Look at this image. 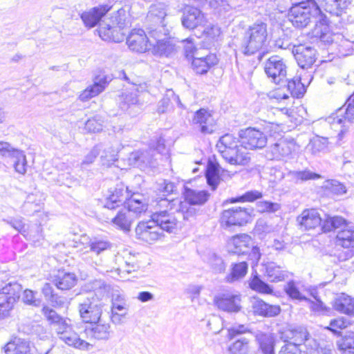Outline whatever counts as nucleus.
Wrapping results in <instances>:
<instances>
[{
  "label": "nucleus",
  "mask_w": 354,
  "mask_h": 354,
  "mask_svg": "<svg viewBox=\"0 0 354 354\" xmlns=\"http://www.w3.org/2000/svg\"><path fill=\"white\" fill-rule=\"evenodd\" d=\"M238 140L233 135L226 133L221 136L216 144V148L222 157L231 165H246L250 156L242 145H238Z\"/></svg>",
  "instance_id": "f257e3e1"
},
{
  "label": "nucleus",
  "mask_w": 354,
  "mask_h": 354,
  "mask_svg": "<svg viewBox=\"0 0 354 354\" xmlns=\"http://www.w3.org/2000/svg\"><path fill=\"white\" fill-rule=\"evenodd\" d=\"M268 39L267 24L263 22L254 23L244 32L241 41L243 54L253 55L266 46Z\"/></svg>",
  "instance_id": "f03ea898"
},
{
  "label": "nucleus",
  "mask_w": 354,
  "mask_h": 354,
  "mask_svg": "<svg viewBox=\"0 0 354 354\" xmlns=\"http://www.w3.org/2000/svg\"><path fill=\"white\" fill-rule=\"evenodd\" d=\"M289 20L297 28L306 27L315 19L319 21V15H315L310 0L302 1L294 4L288 13Z\"/></svg>",
  "instance_id": "7ed1b4c3"
},
{
  "label": "nucleus",
  "mask_w": 354,
  "mask_h": 354,
  "mask_svg": "<svg viewBox=\"0 0 354 354\" xmlns=\"http://www.w3.org/2000/svg\"><path fill=\"white\" fill-rule=\"evenodd\" d=\"M150 37V50L153 55L168 57L175 51V45L167 37L162 26L151 30Z\"/></svg>",
  "instance_id": "20e7f679"
},
{
  "label": "nucleus",
  "mask_w": 354,
  "mask_h": 354,
  "mask_svg": "<svg viewBox=\"0 0 354 354\" xmlns=\"http://www.w3.org/2000/svg\"><path fill=\"white\" fill-rule=\"evenodd\" d=\"M21 286L9 282L0 289V319L7 317L20 297Z\"/></svg>",
  "instance_id": "39448f33"
},
{
  "label": "nucleus",
  "mask_w": 354,
  "mask_h": 354,
  "mask_svg": "<svg viewBox=\"0 0 354 354\" xmlns=\"http://www.w3.org/2000/svg\"><path fill=\"white\" fill-rule=\"evenodd\" d=\"M78 300V311L82 321L91 324L99 321L102 314V303L93 297H81Z\"/></svg>",
  "instance_id": "423d86ee"
},
{
  "label": "nucleus",
  "mask_w": 354,
  "mask_h": 354,
  "mask_svg": "<svg viewBox=\"0 0 354 354\" xmlns=\"http://www.w3.org/2000/svg\"><path fill=\"white\" fill-rule=\"evenodd\" d=\"M252 212V208L245 207H233L225 209L221 215V225L225 228L243 226L250 221Z\"/></svg>",
  "instance_id": "0eeeda50"
},
{
  "label": "nucleus",
  "mask_w": 354,
  "mask_h": 354,
  "mask_svg": "<svg viewBox=\"0 0 354 354\" xmlns=\"http://www.w3.org/2000/svg\"><path fill=\"white\" fill-rule=\"evenodd\" d=\"M240 142L243 149H257L263 148L267 143L266 136L260 130L248 127L239 132Z\"/></svg>",
  "instance_id": "6e6552de"
},
{
  "label": "nucleus",
  "mask_w": 354,
  "mask_h": 354,
  "mask_svg": "<svg viewBox=\"0 0 354 354\" xmlns=\"http://www.w3.org/2000/svg\"><path fill=\"white\" fill-rule=\"evenodd\" d=\"M352 0H310L314 8L315 15H324L321 10L322 8L330 15L339 16L351 4Z\"/></svg>",
  "instance_id": "1a4fd4ad"
},
{
  "label": "nucleus",
  "mask_w": 354,
  "mask_h": 354,
  "mask_svg": "<svg viewBox=\"0 0 354 354\" xmlns=\"http://www.w3.org/2000/svg\"><path fill=\"white\" fill-rule=\"evenodd\" d=\"M264 70L267 76L275 84H280L286 79L287 66L283 59L277 55L272 56L266 61Z\"/></svg>",
  "instance_id": "9d476101"
},
{
  "label": "nucleus",
  "mask_w": 354,
  "mask_h": 354,
  "mask_svg": "<svg viewBox=\"0 0 354 354\" xmlns=\"http://www.w3.org/2000/svg\"><path fill=\"white\" fill-rule=\"evenodd\" d=\"M206 22V17L199 8L188 5L183 8L181 23L184 28L194 30L199 26H204Z\"/></svg>",
  "instance_id": "9b49d317"
},
{
  "label": "nucleus",
  "mask_w": 354,
  "mask_h": 354,
  "mask_svg": "<svg viewBox=\"0 0 354 354\" xmlns=\"http://www.w3.org/2000/svg\"><path fill=\"white\" fill-rule=\"evenodd\" d=\"M281 339L285 342L293 344L297 347L301 344H304L306 347H313L317 346V343L314 339L311 338L306 328L299 327L298 328L288 330L281 334Z\"/></svg>",
  "instance_id": "f8f14e48"
},
{
  "label": "nucleus",
  "mask_w": 354,
  "mask_h": 354,
  "mask_svg": "<svg viewBox=\"0 0 354 354\" xmlns=\"http://www.w3.org/2000/svg\"><path fill=\"white\" fill-rule=\"evenodd\" d=\"M295 147L293 141L279 139L274 144L268 147L266 151V156L270 160L289 158L295 150Z\"/></svg>",
  "instance_id": "ddd939ff"
},
{
  "label": "nucleus",
  "mask_w": 354,
  "mask_h": 354,
  "mask_svg": "<svg viewBox=\"0 0 354 354\" xmlns=\"http://www.w3.org/2000/svg\"><path fill=\"white\" fill-rule=\"evenodd\" d=\"M150 31L147 36L142 29H133L127 37V44L132 51L142 53L150 50Z\"/></svg>",
  "instance_id": "4468645a"
},
{
  "label": "nucleus",
  "mask_w": 354,
  "mask_h": 354,
  "mask_svg": "<svg viewBox=\"0 0 354 354\" xmlns=\"http://www.w3.org/2000/svg\"><path fill=\"white\" fill-rule=\"evenodd\" d=\"M136 238L151 243L162 236V232L151 218L147 221H140L136 227Z\"/></svg>",
  "instance_id": "2eb2a0df"
},
{
  "label": "nucleus",
  "mask_w": 354,
  "mask_h": 354,
  "mask_svg": "<svg viewBox=\"0 0 354 354\" xmlns=\"http://www.w3.org/2000/svg\"><path fill=\"white\" fill-rule=\"evenodd\" d=\"M292 54L298 64L303 69L311 68L316 60V50L303 44L293 46Z\"/></svg>",
  "instance_id": "dca6fc26"
},
{
  "label": "nucleus",
  "mask_w": 354,
  "mask_h": 354,
  "mask_svg": "<svg viewBox=\"0 0 354 354\" xmlns=\"http://www.w3.org/2000/svg\"><path fill=\"white\" fill-rule=\"evenodd\" d=\"M297 221L301 230L312 231L320 228L322 218L317 209H306L297 217Z\"/></svg>",
  "instance_id": "f3484780"
},
{
  "label": "nucleus",
  "mask_w": 354,
  "mask_h": 354,
  "mask_svg": "<svg viewBox=\"0 0 354 354\" xmlns=\"http://www.w3.org/2000/svg\"><path fill=\"white\" fill-rule=\"evenodd\" d=\"M56 336L59 340L69 346L83 350H88L89 348L90 344L80 337L79 335L73 330L71 322L57 333Z\"/></svg>",
  "instance_id": "a211bd4d"
},
{
  "label": "nucleus",
  "mask_w": 354,
  "mask_h": 354,
  "mask_svg": "<svg viewBox=\"0 0 354 354\" xmlns=\"http://www.w3.org/2000/svg\"><path fill=\"white\" fill-rule=\"evenodd\" d=\"M214 301L220 310L227 313H238L241 309V299L239 294L225 292L217 296Z\"/></svg>",
  "instance_id": "6ab92c4d"
},
{
  "label": "nucleus",
  "mask_w": 354,
  "mask_h": 354,
  "mask_svg": "<svg viewBox=\"0 0 354 354\" xmlns=\"http://www.w3.org/2000/svg\"><path fill=\"white\" fill-rule=\"evenodd\" d=\"M181 216L177 214L176 212H171L167 214H151V217L160 232L165 231L169 233L175 232L178 225V219Z\"/></svg>",
  "instance_id": "aec40b11"
},
{
  "label": "nucleus",
  "mask_w": 354,
  "mask_h": 354,
  "mask_svg": "<svg viewBox=\"0 0 354 354\" xmlns=\"http://www.w3.org/2000/svg\"><path fill=\"white\" fill-rule=\"evenodd\" d=\"M135 219L136 215L130 212L126 206H124L117 212L115 216L107 218L106 222H110L117 229L127 232L131 230V225Z\"/></svg>",
  "instance_id": "412c9836"
},
{
  "label": "nucleus",
  "mask_w": 354,
  "mask_h": 354,
  "mask_svg": "<svg viewBox=\"0 0 354 354\" xmlns=\"http://www.w3.org/2000/svg\"><path fill=\"white\" fill-rule=\"evenodd\" d=\"M107 197L104 207L113 210L127 203L129 198L128 188L122 183L118 184Z\"/></svg>",
  "instance_id": "4be33fe9"
},
{
  "label": "nucleus",
  "mask_w": 354,
  "mask_h": 354,
  "mask_svg": "<svg viewBox=\"0 0 354 354\" xmlns=\"http://www.w3.org/2000/svg\"><path fill=\"white\" fill-rule=\"evenodd\" d=\"M252 240L245 234H238L232 236L227 243L228 251L238 255H245L248 253Z\"/></svg>",
  "instance_id": "5701e85b"
},
{
  "label": "nucleus",
  "mask_w": 354,
  "mask_h": 354,
  "mask_svg": "<svg viewBox=\"0 0 354 354\" xmlns=\"http://www.w3.org/2000/svg\"><path fill=\"white\" fill-rule=\"evenodd\" d=\"M86 335L96 340L106 341L111 338L113 330L109 323H105L101 318L85 329Z\"/></svg>",
  "instance_id": "b1692460"
},
{
  "label": "nucleus",
  "mask_w": 354,
  "mask_h": 354,
  "mask_svg": "<svg viewBox=\"0 0 354 354\" xmlns=\"http://www.w3.org/2000/svg\"><path fill=\"white\" fill-rule=\"evenodd\" d=\"M192 124L203 133H212L213 129V118L210 112L205 109H200L196 111L192 119Z\"/></svg>",
  "instance_id": "393cba45"
},
{
  "label": "nucleus",
  "mask_w": 354,
  "mask_h": 354,
  "mask_svg": "<svg viewBox=\"0 0 354 354\" xmlns=\"http://www.w3.org/2000/svg\"><path fill=\"white\" fill-rule=\"evenodd\" d=\"M41 312L55 335L71 322L70 319L61 316L49 306H44Z\"/></svg>",
  "instance_id": "a878e982"
},
{
  "label": "nucleus",
  "mask_w": 354,
  "mask_h": 354,
  "mask_svg": "<svg viewBox=\"0 0 354 354\" xmlns=\"http://www.w3.org/2000/svg\"><path fill=\"white\" fill-rule=\"evenodd\" d=\"M180 205V203L178 200H169L166 198H160L159 201H156L153 206L152 214H156V213L167 214L171 212H176L177 214L183 216L185 219H187L189 214L192 212L193 209H188L186 214H184L179 211L178 207Z\"/></svg>",
  "instance_id": "bb28decb"
},
{
  "label": "nucleus",
  "mask_w": 354,
  "mask_h": 354,
  "mask_svg": "<svg viewBox=\"0 0 354 354\" xmlns=\"http://www.w3.org/2000/svg\"><path fill=\"white\" fill-rule=\"evenodd\" d=\"M110 81L111 78L105 75H100L95 77L93 80V84L87 87L80 94V100L87 101L89 99L99 95L104 90Z\"/></svg>",
  "instance_id": "cd10ccee"
},
{
  "label": "nucleus",
  "mask_w": 354,
  "mask_h": 354,
  "mask_svg": "<svg viewBox=\"0 0 354 354\" xmlns=\"http://www.w3.org/2000/svg\"><path fill=\"white\" fill-rule=\"evenodd\" d=\"M110 9L111 6L108 5H101L82 12L80 17L86 27L89 28H93Z\"/></svg>",
  "instance_id": "c85d7f7f"
},
{
  "label": "nucleus",
  "mask_w": 354,
  "mask_h": 354,
  "mask_svg": "<svg viewBox=\"0 0 354 354\" xmlns=\"http://www.w3.org/2000/svg\"><path fill=\"white\" fill-rule=\"evenodd\" d=\"M315 23V28L313 32V35L324 44L333 42L334 37L328 26L327 17L324 15H320L319 21H316Z\"/></svg>",
  "instance_id": "c756f323"
},
{
  "label": "nucleus",
  "mask_w": 354,
  "mask_h": 354,
  "mask_svg": "<svg viewBox=\"0 0 354 354\" xmlns=\"http://www.w3.org/2000/svg\"><path fill=\"white\" fill-rule=\"evenodd\" d=\"M218 62L216 55L209 53L204 57H194L192 66L196 73L203 75L207 73Z\"/></svg>",
  "instance_id": "7c9ffc66"
},
{
  "label": "nucleus",
  "mask_w": 354,
  "mask_h": 354,
  "mask_svg": "<svg viewBox=\"0 0 354 354\" xmlns=\"http://www.w3.org/2000/svg\"><path fill=\"white\" fill-rule=\"evenodd\" d=\"M115 23L114 29L112 30V35H108L104 33V30L100 32V37L104 41L120 42L124 40L125 34L123 32L124 27V19H122L119 15L114 16Z\"/></svg>",
  "instance_id": "2f4dec72"
},
{
  "label": "nucleus",
  "mask_w": 354,
  "mask_h": 354,
  "mask_svg": "<svg viewBox=\"0 0 354 354\" xmlns=\"http://www.w3.org/2000/svg\"><path fill=\"white\" fill-rule=\"evenodd\" d=\"M6 354H30L31 347L28 341L15 337L4 347Z\"/></svg>",
  "instance_id": "473e14b6"
},
{
  "label": "nucleus",
  "mask_w": 354,
  "mask_h": 354,
  "mask_svg": "<svg viewBox=\"0 0 354 354\" xmlns=\"http://www.w3.org/2000/svg\"><path fill=\"white\" fill-rule=\"evenodd\" d=\"M333 308L343 314L354 315V298L342 293L337 296L333 303Z\"/></svg>",
  "instance_id": "72a5a7b5"
},
{
  "label": "nucleus",
  "mask_w": 354,
  "mask_h": 354,
  "mask_svg": "<svg viewBox=\"0 0 354 354\" xmlns=\"http://www.w3.org/2000/svg\"><path fill=\"white\" fill-rule=\"evenodd\" d=\"M252 307L254 314L264 317H274L281 311L279 306L270 305L259 299H254Z\"/></svg>",
  "instance_id": "f704fd0d"
},
{
  "label": "nucleus",
  "mask_w": 354,
  "mask_h": 354,
  "mask_svg": "<svg viewBox=\"0 0 354 354\" xmlns=\"http://www.w3.org/2000/svg\"><path fill=\"white\" fill-rule=\"evenodd\" d=\"M77 280L74 273L58 271L53 278V283L59 290H68L75 285Z\"/></svg>",
  "instance_id": "c9c22d12"
},
{
  "label": "nucleus",
  "mask_w": 354,
  "mask_h": 354,
  "mask_svg": "<svg viewBox=\"0 0 354 354\" xmlns=\"http://www.w3.org/2000/svg\"><path fill=\"white\" fill-rule=\"evenodd\" d=\"M183 195L185 201L189 204L196 205H201L205 203L209 196L207 191L193 189L187 187H184Z\"/></svg>",
  "instance_id": "e433bc0d"
},
{
  "label": "nucleus",
  "mask_w": 354,
  "mask_h": 354,
  "mask_svg": "<svg viewBox=\"0 0 354 354\" xmlns=\"http://www.w3.org/2000/svg\"><path fill=\"white\" fill-rule=\"evenodd\" d=\"M154 155L155 149L139 150L130 154L129 161L138 167H141L142 165H151L153 163Z\"/></svg>",
  "instance_id": "4c0bfd02"
},
{
  "label": "nucleus",
  "mask_w": 354,
  "mask_h": 354,
  "mask_svg": "<svg viewBox=\"0 0 354 354\" xmlns=\"http://www.w3.org/2000/svg\"><path fill=\"white\" fill-rule=\"evenodd\" d=\"M124 206H126L127 209H129L130 212L136 215V218L138 214L145 212L147 209V204L145 197L139 194H132L128 198Z\"/></svg>",
  "instance_id": "58836bf2"
},
{
  "label": "nucleus",
  "mask_w": 354,
  "mask_h": 354,
  "mask_svg": "<svg viewBox=\"0 0 354 354\" xmlns=\"http://www.w3.org/2000/svg\"><path fill=\"white\" fill-rule=\"evenodd\" d=\"M266 274L270 282H279L288 277L287 272L274 262H268L265 264Z\"/></svg>",
  "instance_id": "ea45409f"
},
{
  "label": "nucleus",
  "mask_w": 354,
  "mask_h": 354,
  "mask_svg": "<svg viewBox=\"0 0 354 354\" xmlns=\"http://www.w3.org/2000/svg\"><path fill=\"white\" fill-rule=\"evenodd\" d=\"M248 264L245 261L232 264L231 272L226 277L227 281L232 283L244 277L248 272Z\"/></svg>",
  "instance_id": "a19ab883"
},
{
  "label": "nucleus",
  "mask_w": 354,
  "mask_h": 354,
  "mask_svg": "<svg viewBox=\"0 0 354 354\" xmlns=\"http://www.w3.org/2000/svg\"><path fill=\"white\" fill-rule=\"evenodd\" d=\"M166 16V12L162 4H154L150 6L148 12L147 19V20L154 23L155 24H160L162 22L165 17Z\"/></svg>",
  "instance_id": "79ce46f5"
},
{
  "label": "nucleus",
  "mask_w": 354,
  "mask_h": 354,
  "mask_svg": "<svg viewBox=\"0 0 354 354\" xmlns=\"http://www.w3.org/2000/svg\"><path fill=\"white\" fill-rule=\"evenodd\" d=\"M336 244L344 248H354V230L344 229L336 236Z\"/></svg>",
  "instance_id": "37998d69"
},
{
  "label": "nucleus",
  "mask_w": 354,
  "mask_h": 354,
  "mask_svg": "<svg viewBox=\"0 0 354 354\" xmlns=\"http://www.w3.org/2000/svg\"><path fill=\"white\" fill-rule=\"evenodd\" d=\"M322 187L326 192L334 196H342L347 192L346 187L343 183L335 179L326 180Z\"/></svg>",
  "instance_id": "c03bdc74"
},
{
  "label": "nucleus",
  "mask_w": 354,
  "mask_h": 354,
  "mask_svg": "<svg viewBox=\"0 0 354 354\" xmlns=\"http://www.w3.org/2000/svg\"><path fill=\"white\" fill-rule=\"evenodd\" d=\"M344 222L345 220L341 216H326L325 218H322V223L319 230L324 232H328L341 227Z\"/></svg>",
  "instance_id": "a18cd8bd"
},
{
  "label": "nucleus",
  "mask_w": 354,
  "mask_h": 354,
  "mask_svg": "<svg viewBox=\"0 0 354 354\" xmlns=\"http://www.w3.org/2000/svg\"><path fill=\"white\" fill-rule=\"evenodd\" d=\"M259 348L263 354H272L274 352V339L271 334H260L257 337Z\"/></svg>",
  "instance_id": "49530a36"
},
{
  "label": "nucleus",
  "mask_w": 354,
  "mask_h": 354,
  "mask_svg": "<svg viewBox=\"0 0 354 354\" xmlns=\"http://www.w3.org/2000/svg\"><path fill=\"white\" fill-rule=\"evenodd\" d=\"M250 288L260 293L271 294L273 292L272 288L262 281L257 273L248 281Z\"/></svg>",
  "instance_id": "de8ad7c7"
},
{
  "label": "nucleus",
  "mask_w": 354,
  "mask_h": 354,
  "mask_svg": "<svg viewBox=\"0 0 354 354\" xmlns=\"http://www.w3.org/2000/svg\"><path fill=\"white\" fill-rule=\"evenodd\" d=\"M337 346L343 353H354V333H351L345 335L337 341Z\"/></svg>",
  "instance_id": "09e8293b"
},
{
  "label": "nucleus",
  "mask_w": 354,
  "mask_h": 354,
  "mask_svg": "<svg viewBox=\"0 0 354 354\" xmlns=\"http://www.w3.org/2000/svg\"><path fill=\"white\" fill-rule=\"evenodd\" d=\"M138 102V89L135 86L131 91H126L120 97L121 108L124 110L131 105L136 104Z\"/></svg>",
  "instance_id": "8fccbe9b"
},
{
  "label": "nucleus",
  "mask_w": 354,
  "mask_h": 354,
  "mask_svg": "<svg viewBox=\"0 0 354 354\" xmlns=\"http://www.w3.org/2000/svg\"><path fill=\"white\" fill-rule=\"evenodd\" d=\"M205 176L207 184L214 190L219 183V170L218 167L214 164L208 165Z\"/></svg>",
  "instance_id": "3c124183"
},
{
  "label": "nucleus",
  "mask_w": 354,
  "mask_h": 354,
  "mask_svg": "<svg viewBox=\"0 0 354 354\" xmlns=\"http://www.w3.org/2000/svg\"><path fill=\"white\" fill-rule=\"evenodd\" d=\"M289 176L296 182H304L311 179H318L321 176L310 170L290 171Z\"/></svg>",
  "instance_id": "603ef678"
},
{
  "label": "nucleus",
  "mask_w": 354,
  "mask_h": 354,
  "mask_svg": "<svg viewBox=\"0 0 354 354\" xmlns=\"http://www.w3.org/2000/svg\"><path fill=\"white\" fill-rule=\"evenodd\" d=\"M284 290L290 298L297 301H308V299L303 295L299 291L296 283L294 281H288L284 286Z\"/></svg>",
  "instance_id": "864d4df0"
},
{
  "label": "nucleus",
  "mask_w": 354,
  "mask_h": 354,
  "mask_svg": "<svg viewBox=\"0 0 354 354\" xmlns=\"http://www.w3.org/2000/svg\"><path fill=\"white\" fill-rule=\"evenodd\" d=\"M111 243L109 241H104L103 239H94L89 241V251L96 254H100L104 250H106L111 248ZM88 252V250H86L84 254H86Z\"/></svg>",
  "instance_id": "5fc2aeb1"
},
{
  "label": "nucleus",
  "mask_w": 354,
  "mask_h": 354,
  "mask_svg": "<svg viewBox=\"0 0 354 354\" xmlns=\"http://www.w3.org/2000/svg\"><path fill=\"white\" fill-rule=\"evenodd\" d=\"M262 193L257 190H251L245 192L242 196L231 198L229 201L231 203L236 202H253L257 199L262 198Z\"/></svg>",
  "instance_id": "6e6d98bb"
},
{
  "label": "nucleus",
  "mask_w": 354,
  "mask_h": 354,
  "mask_svg": "<svg viewBox=\"0 0 354 354\" xmlns=\"http://www.w3.org/2000/svg\"><path fill=\"white\" fill-rule=\"evenodd\" d=\"M301 79L292 80H289L287 84L288 89L293 96L297 97H299L304 92V83L301 82Z\"/></svg>",
  "instance_id": "4d7b16f0"
},
{
  "label": "nucleus",
  "mask_w": 354,
  "mask_h": 354,
  "mask_svg": "<svg viewBox=\"0 0 354 354\" xmlns=\"http://www.w3.org/2000/svg\"><path fill=\"white\" fill-rule=\"evenodd\" d=\"M102 123L103 120L100 116H95L86 122L84 129L90 133L100 132L102 130Z\"/></svg>",
  "instance_id": "13d9d810"
},
{
  "label": "nucleus",
  "mask_w": 354,
  "mask_h": 354,
  "mask_svg": "<svg viewBox=\"0 0 354 354\" xmlns=\"http://www.w3.org/2000/svg\"><path fill=\"white\" fill-rule=\"evenodd\" d=\"M13 158H16L14 163L15 171L21 174L26 172L27 161L26 156L22 151H19Z\"/></svg>",
  "instance_id": "bf43d9fd"
},
{
  "label": "nucleus",
  "mask_w": 354,
  "mask_h": 354,
  "mask_svg": "<svg viewBox=\"0 0 354 354\" xmlns=\"http://www.w3.org/2000/svg\"><path fill=\"white\" fill-rule=\"evenodd\" d=\"M257 207L260 212L274 213L280 209L281 206L277 203L262 201L257 203Z\"/></svg>",
  "instance_id": "052dcab7"
},
{
  "label": "nucleus",
  "mask_w": 354,
  "mask_h": 354,
  "mask_svg": "<svg viewBox=\"0 0 354 354\" xmlns=\"http://www.w3.org/2000/svg\"><path fill=\"white\" fill-rule=\"evenodd\" d=\"M248 341L246 338L242 337L238 339L232 346H230L229 351L232 354H243L248 348Z\"/></svg>",
  "instance_id": "680f3d73"
},
{
  "label": "nucleus",
  "mask_w": 354,
  "mask_h": 354,
  "mask_svg": "<svg viewBox=\"0 0 354 354\" xmlns=\"http://www.w3.org/2000/svg\"><path fill=\"white\" fill-rule=\"evenodd\" d=\"M209 264L215 272H222L225 270V264L221 257L212 254L209 258Z\"/></svg>",
  "instance_id": "e2e57ef3"
},
{
  "label": "nucleus",
  "mask_w": 354,
  "mask_h": 354,
  "mask_svg": "<svg viewBox=\"0 0 354 354\" xmlns=\"http://www.w3.org/2000/svg\"><path fill=\"white\" fill-rule=\"evenodd\" d=\"M312 295L315 298V301H313L309 299H308V301H307L308 302H309L310 304L311 310L313 311H314L315 313H317L319 314H323V315L328 314L330 310V308L328 307H327L326 306H325L323 304V302L319 298H317V296H315L314 295Z\"/></svg>",
  "instance_id": "0e129e2a"
},
{
  "label": "nucleus",
  "mask_w": 354,
  "mask_h": 354,
  "mask_svg": "<svg viewBox=\"0 0 354 354\" xmlns=\"http://www.w3.org/2000/svg\"><path fill=\"white\" fill-rule=\"evenodd\" d=\"M349 324V322L343 317H339L330 321V326L326 327V329L332 331L333 333H337L338 329L346 328Z\"/></svg>",
  "instance_id": "69168bd1"
},
{
  "label": "nucleus",
  "mask_w": 354,
  "mask_h": 354,
  "mask_svg": "<svg viewBox=\"0 0 354 354\" xmlns=\"http://www.w3.org/2000/svg\"><path fill=\"white\" fill-rule=\"evenodd\" d=\"M36 292H33L31 290L26 289L24 291L22 301L28 305H31L33 306H39L41 301L40 299L35 298Z\"/></svg>",
  "instance_id": "338daca9"
},
{
  "label": "nucleus",
  "mask_w": 354,
  "mask_h": 354,
  "mask_svg": "<svg viewBox=\"0 0 354 354\" xmlns=\"http://www.w3.org/2000/svg\"><path fill=\"white\" fill-rule=\"evenodd\" d=\"M20 150L12 147L6 142H0V155L5 157L13 158Z\"/></svg>",
  "instance_id": "774afa93"
}]
</instances>
